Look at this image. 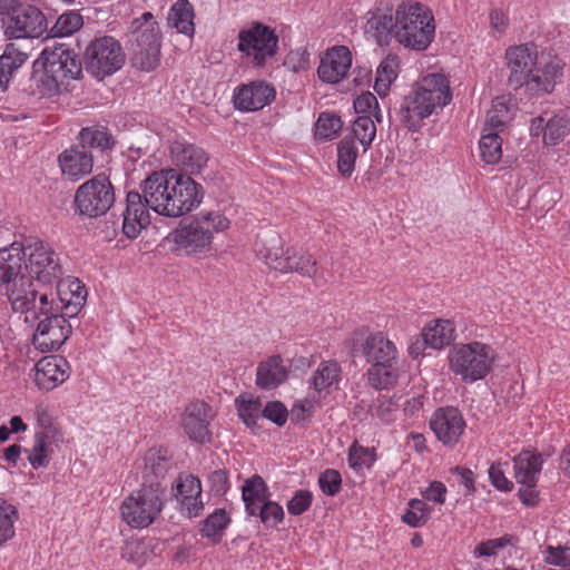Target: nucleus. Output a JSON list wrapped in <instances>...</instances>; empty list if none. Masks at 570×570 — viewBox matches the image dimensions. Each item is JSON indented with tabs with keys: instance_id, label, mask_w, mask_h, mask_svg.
<instances>
[{
	"instance_id": "nucleus-1",
	"label": "nucleus",
	"mask_w": 570,
	"mask_h": 570,
	"mask_svg": "<svg viewBox=\"0 0 570 570\" xmlns=\"http://www.w3.org/2000/svg\"><path fill=\"white\" fill-rule=\"evenodd\" d=\"M509 71L507 86L513 91L523 90L529 98H540L551 94L563 76L564 62L556 55L539 51L530 41L509 46L504 52Z\"/></svg>"
},
{
	"instance_id": "nucleus-2",
	"label": "nucleus",
	"mask_w": 570,
	"mask_h": 570,
	"mask_svg": "<svg viewBox=\"0 0 570 570\" xmlns=\"http://www.w3.org/2000/svg\"><path fill=\"white\" fill-rule=\"evenodd\" d=\"M140 189L155 213L170 218L190 213L204 198L203 186L175 169L154 171L140 183Z\"/></svg>"
},
{
	"instance_id": "nucleus-3",
	"label": "nucleus",
	"mask_w": 570,
	"mask_h": 570,
	"mask_svg": "<svg viewBox=\"0 0 570 570\" xmlns=\"http://www.w3.org/2000/svg\"><path fill=\"white\" fill-rule=\"evenodd\" d=\"M82 76V62L69 46H47L33 61L31 79L37 82L41 96H52L67 88L69 80Z\"/></svg>"
},
{
	"instance_id": "nucleus-4",
	"label": "nucleus",
	"mask_w": 570,
	"mask_h": 570,
	"mask_svg": "<svg viewBox=\"0 0 570 570\" xmlns=\"http://www.w3.org/2000/svg\"><path fill=\"white\" fill-rule=\"evenodd\" d=\"M229 227V220L219 212H202L183 218L164 239L177 256H206L213 248L215 233Z\"/></svg>"
},
{
	"instance_id": "nucleus-5",
	"label": "nucleus",
	"mask_w": 570,
	"mask_h": 570,
	"mask_svg": "<svg viewBox=\"0 0 570 570\" xmlns=\"http://www.w3.org/2000/svg\"><path fill=\"white\" fill-rule=\"evenodd\" d=\"M452 99L448 78L442 73H429L406 95L400 106L399 117L407 130L415 132L423 120L436 109H443Z\"/></svg>"
},
{
	"instance_id": "nucleus-6",
	"label": "nucleus",
	"mask_w": 570,
	"mask_h": 570,
	"mask_svg": "<svg viewBox=\"0 0 570 570\" xmlns=\"http://www.w3.org/2000/svg\"><path fill=\"white\" fill-rule=\"evenodd\" d=\"M26 255L22 243L13 242L8 247L0 248V286H6L12 309L18 313L36 309L39 294L33 278L21 274Z\"/></svg>"
},
{
	"instance_id": "nucleus-7",
	"label": "nucleus",
	"mask_w": 570,
	"mask_h": 570,
	"mask_svg": "<svg viewBox=\"0 0 570 570\" xmlns=\"http://www.w3.org/2000/svg\"><path fill=\"white\" fill-rule=\"evenodd\" d=\"M360 352L370 365L366 379L371 387L382 391L397 384L401 371L399 351L383 332L370 334L361 344Z\"/></svg>"
},
{
	"instance_id": "nucleus-8",
	"label": "nucleus",
	"mask_w": 570,
	"mask_h": 570,
	"mask_svg": "<svg viewBox=\"0 0 570 570\" xmlns=\"http://www.w3.org/2000/svg\"><path fill=\"white\" fill-rule=\"evenodd\" d=\"M432 10L417 1H402L396 7L395 38L405 48L424 51L434 40Z\"/></svg>"
},
{
	"instance_id": "nucleus-9",
	"label": "nucleus",
	"mask_w": 570,
	"mask_h": 570,
	"mask_svg": "<svg viewBox=\"0 0 570 570\" xmlns=\"http://www.w3.org/2000/svg\"><path fill=\"white\" fill-rule=\"evenodd\" d=\"M256 252L271 268L277 272H295L308 278H312L316 274L317 262L314 256L293 247L284 250L283 240L274 230L258 236Z\"/></svg>"
},
{
	"instance_id": "nucleus-10",
	"label": "nucleus",
	"mask_w": 570,
	"mask_h": 570,
	"mask_svg": "<svg viewBox=\"0 0 570 570\" xmlns=\"http://www.w3.org/2000/svg\"><path fill=\"white\" fill-rule=\"evenodd\" d=\"M166 489L160 482L141 483L120 504L121 519L134 529L150 525L164 509Z\"/></svg>"
},
{
	"instance_id": "nucleus-11",
	"label": "nucleus",
	"mask_w": 570,
	"mask_h": 570,
	"mask_svg": "<svg viewBox=\"0 0 570 570\" xmlns=\"http://www.w3.org/2000/svg\"><path fill=\"white\" fill-rule=\"evenodd\" d=\"M130 50L132 67L142 71H153L159 65L160 28L154 14L144 12L130 23Z\"/></svg>"
},
{
	"instance_id": "nucleus-12",
	"label": "nucleus",
	"mask_w": 570,
	"mask_h": 570,
	"mask_svg": "<svg viewBox=\"0 0 570 570\" xmlns=\"http://www.w3.org/2000/svg\"><path fill=\"white\" fill-rule=\"evenodd\" d=\"M491 346L482 342L455 345L449 352L450 371L464 383L483 380L492 368Z\"/></svg>"
},
{
	"instance_id": "nucleus-13",
	"label": "nucleus",
	"mask_w": 570,
	"mask_h": 570,
	"mask_svg": "<svg viewBox=\"0 0 570 570\" xmlns=\"http://www.w3.org/2000/svg\"><path fill=\"white\" fill-rule=\"evenodd\" d=\"M237 50L254 69H262L278 52L279 38L272 27L254 21L237 36Z\"/></svg>"
},
{
	"instance_id": "nucleus-14",
	"label": "nucleus",
	"mask_w": 570,
	"mask_h": 570,
	"mask_svg": "<svg viewBox=\"0 0 570 570\" xmlns=\"http://www.w3.org/2000/svg\"><path fill=\"white\" fill-rule=\"evenodd\" d=\"M121 43L111 36L92 39L82 52V68L98 80L114 75L125 63Z\"/></svg>"
},
{
	"instance_id": "nucleus-15",
	"label": "nucleus",
	"mask_w": 570,
	"mask_h": 570,
	"mask_svg": "<svg viewBox=\"0 0 570 570\" xmlns=\"http://www.w3.org/2000/svg\"><path fill=\"white\" fill-rule=\"evenodd\" d=\"M114 203L115 188L105 174H98L81 184L73 198L76 212L89 218L105 215Z\"/></svg>"
},
{
	"instance_id": "nucleus-16",
	"label": "nucleus",
	"mask_w": 570,
	"mask_h": 570,
	"mask_svg": "<svg viewBox=\"0 0 570 570\" xmlns=\"http://www.w3.org/2000/svg\"><path fill=\"white\" fill-rule=\"evenodd\" d=\"M29 249L26 269L38 284L53 285L62 275L63 269L59 255L47 244L36 242L27 247Z\"/></svg>"
},
{
	"instance_id": "nucleus-17",
	"label": "nucleus",
	"mask_w": 570,
	"mask_h": 570,
	"mask_svg": "<svg viewBox=\"0 0 570 570\" xmlns=\"http://www.w3.org/2000/svg\"><path fill=\"white\" fill-rule=\"evenodd\" d=\"M7 16L4 33L10 39L39 38L48 30L46 16L33 4L20 1Z\"/></svg>"
},
{
	"instance_id": "nucleus-18",
	"label": "nucleus",
	"mask_w": 570,
	"mask_h": 570,
	"mask_svg": "<svg viewBox=\"0 0 570 570\" xmlns=\"http://www.w3.org/2000/svg\"><path fill=\"white\" fill-rule=\"evenodd\" d=\"M429 426L444 446L454 448L460 442L466 424L458 407L441 406L432 413Z\"/></svg>"
},
{
	"instance_id": "nucleus-19",
	"label": "nucleus",
	"mask_w": 570,
	"mask_h": 570,
	"mask_svg": "<svg viewBox=\"0 0 570 570\" xmlns=\"http://www.w3.org/2000/svg\"><path fill=\"white\" fill-rule=\"evenodd\" d=\"M76 144L87 154H91L95 163L102 167L110 160L117 141L108 127L92 125L80 129Z\"/></svg>"
},
{
	"instance_id": "nucleus-20",
	"label": "nucleus",
	"mask_w": 570,
	"mask_h": 570,
	"mask_svg": "<svg viewBox=\"0 0 570 570\" xmlns=\"http://www.w3.org/2000/svg\"><path fill=\"white\" fill-rule=\"evenodd\" d=\"M72 333V326L63 315L43 317L39 321L32 344L42 353L58 351Z\"/></svg>"
},
{
	"instance_id": "nucleus-21",
	"label": "nucleus",
	"mask_w": 570,
	"mask_h": 570,
	"mask_svg": "<svg viewBox=\"0 0 570 570\" xmlns=\"http://www.w3.org/2000/svg\"><path fill=\"white\" fill-rule=\"evenodd\" d=\"M212 420V406L202 400L190 402L181 413L184 432L193 442L198 444L212 442V432L209 430Z\"/></svg>"
},
{
	"instance_id": "nucleus-22",
	"label": "nucleus",
	"mask_w": 570,
	"mask_h": 570,
	"mask_svg": "<svg viewBox=\"0 0 570 570\" xmlns=\"http://www.w3.org/2000/svg\"><path fill=\"white\" fill-rule=\"evenodd\" d=\"M276 98L275 87L265 80L242 83L233 91L234 107L239 111H257L271 105Z\"/></svg>"
},
{
	"instance_id": "nucleus-23",
	"label": "nucleus",
	"mask_w": 570,
	"mask_h": 570,
	"mask_svg": "<svg viewBox=\"0 0 570 570\" xmlns=\"http://www.w3.org/2000/svg\"><path fill=\"white\" fill-rule=\"evenodd\" d=\"M149 209H151V204H147L142 193L128 191L121 223V230L127 238H137L140 232L150 224Z\"/></svg>"
},
{
	"instance_id": "nucleus-24",
	"label": "nucleus",
	"mask_w": 570,
	"mask_h": 570,
	"mask_svg": "<svg viewBox=\"0 0 570 570\" xmlns=\"http://www.w3.org/2000/svg\"><path fill=\"white\" fill-rule=\"evenodd\" d=\"M393 6L386 2L371 9L365 23V35L375 40L379 46L390 43L393 32L396 31V14L393 17Z\"/></svg>"
},
{
	"instance_id": "nucleus-25",
	"label": "nucleus",
	"mask_w": 570,
	"mask_h": 570,
	"mask_svg": "<svg viewBox=\"0 0 570 570\" xmlns=\"http://www.w3.org/2000/svg\"><path fill=\"white\" fill-rule=\"evenodd\" d=\"M35 367V383L46 392L52 391L69 377L70 365L62 356H45Z\"/></svg>"
},
{
	"instance_id": "nucleus-26",
	"label": "nucleus",
	"mask_w": 570,
	"mask_h": 570,
	"mask_svg": "<svg viewBox=\"0 0 570 570\" xmlns=\"http://www.w3.org/2000/svg\"><path fill=\"white\" fill-rule=\"evenodd\" d=\"M95 164L92 155L80 149L77 144L71 145L58 156V165L62 176L72 183L89 176Z\"/></svg>"
},
{
	"instance_id": "nucleus-27",
	"label": "nucleus",
	"mask_w": 570,
	"mask_h": 570,
	"mask_svg": "<svg viewBox=\"0 0 570 570\" xmlns=\"http://www.w3.org/2000/svg\"><path fill=\"white\" fill-rule=\"evenodd\" d=\"M173 163L185 171L184 175L191 177L198 175L208 163L207 153L195 144L185 140H175L170 145Z\"/></svg>"
},
{
	"instance_id": "nucleus-28",
	"label": "nucleus",
	"mask_w": 570,
	"mask_h": 570,
	"mask_svg": "<svg viewBox=\"0 0 570 570\" xmlns=\"http://www.w3.org/2000/svg\"><path fill=\"white\" fill-rule=\"evenodd\" d=\"M352 65V53L345 46L333 47L321 59L317 68L320 80L326 83H337L347 73Z\"/></svg>"
},
{
	"instance_id": "nucleus-29",
	"label": "nucleus",
	"mask_w": 570,
	"mask_h": 570,
	"mask_svg": "<svg viewBox=\"0 0 570 570\" xmlns=\"http://www.w3.org/2000/svg\"><path fill=\"white\" fill-rule=\"evenodd\" d=\"M176 498L180 502V510L188 518H196L204 511L202 501L200 480L193 474H180L176 480Z\"/></svg>"
},
{
	"instance_id": "nucleus-30",
	"label": "nucleus",
	"mask_w": 570,
	"mask_h": 570,
	"mask_svg": "<svg viewBox=\"0 0 570 570\" xmlns=\"http://www.w3.org/2000/svg\"><path fill=\"white\" fill-rule=\"evenodd\" d=\"M288 377V368L284 365L279 354L272 355L262 361L256 368V385L262 390H274L285 383Z\"/></svg>"
},
{
	"instance_id": "nucleus-31",
	"label": "nucleus",
	"mask_w": 570,
	"mask_h": 570,
	"mask_svg": "<svg viewBox=\"0 0 570 570\" xmlns=\"http://www.w3.org/2000/svg\"><path fill=\"white\" fill-rule=\"evenodd\" d=\"M142 483L160 482L171 468V456L165 448H151L144 456Z\"/></svg>"
},
{
	"instance_id": "nucleus-32",
	"label": "nucleus",
	"mask_w": 570,
	"mask_h": 570,
	"mask_svg": "<svg viewBox=\"0 0 570 570\" xmlns=\"http://www.w3.org/2000/svg\"><path fill=\"white\" fill-rule=\"evenodd\" d=\"M271 498L269 489L259 474H253L242 485V500L247 515H254L256 508Z\"/></svg>"
},
{
	"instance_id": "nucleus-33",
	"label": "nucleus",
	"mask_w": 570,
	"mask_h": 570,
	"mask_svg": "<svg viewBox=\"0 0 570 570\" xmlns=\"http://www.w3.org/2000/svg\"><path fill=\"white\" fill-rule=\"evenodd\" d=\"M542 464L543 460L541 453H520L514 459V478L517 483H538Z\"/></svg>"
},
{
	"instance_id": "nucleus-34",
	"label": "nucleus",
	"mask_w": 570,
	"mask_h": 570,
	"mask_svg": "<svg viewBox=\"0 0 570 570\" xmlns=\"http://www.w3.org/2000/svg\"><path fill=\"white\" fill-rule=\"evenodd\" d=\"M232 522L229 513L223 508L215 509L199 524L202 538L207 539L213 544H218L224 537L225 530Z\"/></svg>"
},
{
	"instance_id": "nucleus-35",
	"label": "nucleus",
	"mask_w": 570,
	"mask_h": 570,
	"mask_svg": "<svg viewBox=\"0 0 570 570\" xmlns=\"http://www.w3.org/2000/svg\"><path fill=\"white\" fill-rule=\"evenodd\" d=\"M422 336L426 337L431 348L441 350L455 340V327L449 320H434L424 326Z\"/></svg>"
},
{
	"instance_id": "nucleus-36",
	"label": "nucleus",
	"mask_w": 570,
	"mask_h": 570,
	"mask_svg": "<svg viewBox=\"0 0 570 570\" xmlns=\"http://www.w3.org/2000/svg\"><path fill=\"white\" fill-rule=\"evenodd\" d=\"M168 20L178 32L187 37L194 36V8L188 0H178L171 7Z\"/></svg>"
},
{
	"instance_id": "nucleus-37",
	"label": "nucleus",
	"mask_w": 570,
	"mask_h": 570,
	"mask_svg": "<svg viewBox=\"0 0 570 570\" xmlns=\"http://www.w3.org/2000/svg\"><path fill=\"white\" fill-rule=\"evenodd\" d=\"M27 58V53L18 50L13 43L6 46L0 56V87H7L13 72L26 62Z\"/></svg>"
},
{
	"instance_id": "nucleus-38",
	"label": "nucleus",
	"mask_w": 570,
	"mask_h": 570,
	"mask_svg": "<svg viewBox=\"0 0 570 570\" xmlns=\"http://www.w3.org/2000/svg\"><path fill=\"white\" fill-rule=\"evenodd\" d=\"M341 366L336 361H323L314 372L311 385L315 391L322 392L337 384L341 380Z\"/></svg>"
},
{
	"instance_id": "nucleus-39",
	"label": "nucleus",
	"mask_w": 570,
	"mask_h": 570,
	"mask_svg": "<svg viewBox=\"0 0 570 570\" xmlns=\"http://www.w3.org/2000/svg\"><path fill=\"white\" fill-rule=\"evenodd\" d=\"M480 157L488 165H494L502 158V138L498 132L483 128L479 141Z\"/></svg>"
},
{
	"instance_id": "nucleus-40",
	"label": "nucleus",
	"mask_w": 570,
	"mask_h": 570,
	"mask_svg": "<svg viewBox=\"0 0 570 570\" xmlns=\"http://www.w3.org/2000/svg\"><path fill=\"white\" fill-rule=\"evenodd\" d=\"M357 158V146L353 137L345 136L337 145V169L347 178L354 171Z\"/></svg>"
},
{
	"instance_id": "nucleus-41",
	"label": "nucleus",
	"mask_w": 570,
	"mask_h": 570,
	"mask_svg": "<svg viewBox=\"0 0 570 570\" xmlns=\"http://www.w3.org/2000/svg\"><path fill=\"white\" fill-rule=\"evenodd\" d=\"M51 451L50 436L46 432H36L31 450L24 449L28 461L35 470L49 465V452Z\"/></svg>"
},
{
	"instance_id": "nucleus-42",
	"label": "nucleus",
	"mask_w": 570,
	"mask_h": 570,
	"mask_svg": "<svg viewBox=\"0 0 570 570\" xmlns=\"http://www.w3.org/2000/svg\"><path fill=\"white\" fill-rule=\"evenodd\" d=\"M235 407L239 419L248 429L253 430L257 426V419L263 410L259 397L253 399L245 394H240L235 399Z\"/></svg>"
},
{
	"instance_id": "nucleus-43",
	"label": "nucleus",
	"mask_w": 570,
	"mask_h": 570,
	"mask_svg": "<svg viewBox=\"0 0 570 570\" xmlns=\"http://www.w3.org/2000/svg\"><path fill=\"white\" fill-rule=\"evenodd\" d=\"M83 24L82 16L76 10H67L58 17L56 23L49 30L52 38L69 37L78 31Z\"/></svg>"
},
{
	"instance_id": "nucleus-44",
	"label": "nucleus",
	"mask_w": 570,
	"mask_h": 570,
	"mask_svg": "<svg viewBox=\"0 0 570 570\" xmlns=\"http://www.w3.org/2000/svg\"><path fill=\"white\" fill-rule=\"evenodd\" d=\"M431 512L432 508L428 507L423 500L411 499L401 520L411 528H421L430 520Z\"/></svg>"
},
{
	"instance_id": "nucleus-45",
	"label": "nucleus",
	"mask_w": 570,
	"mask_h": 570,
	"mask_svg": "<svg viewBox=\"0 0 570 570\" xmlns=\"http://www.w3.org/2000/svg\"><path fill=\"white\" fill-rule=\"evenodd\" d=\"M253 517L258 518L266 529H272L283 522L285 513L282 505L269 498L256 508Z\"/></svg>"
},
{
	"instance_id": "nucleus-46",
	"label": "nucleus",
	"mask_w": 570,
	"mask_h": 570,
	"mask_svg": "<svg viewBox=\"0 0 570 570\" xmlns=\"http://www.w3.org/2000/svg\"><path fill=\"white\" fill-rule=\"evenodd\" d=\"M19 519L17 508L7 501L0 502V547L14 537V522Z\"/></svg>"
},
{
	"instance_id": "nucleus-47",
	"label": "nucleus",
	"mask_w": 570,
	"mask_h": 570,
	"mask_svg": "<svg viewBox=\"0 0 570 570\" xmlns=\"http://www.w3.org/2000/svg\"><path fill=\"white\" fill-rule=\"evenodd\" d=\"M569 134V120L564 115H553L547 119L544 144L558 145Z\"/></svg>"
},
{
	"instance_id": "nucleus-48",
	"label": "nucleus",
	"mask_w": 570,
	"mask_h": 570,
	"mask_svg": "<svg viewBox=\"0 0 570 570\" xmlns=\"http://www.w3.org/2000/svg\"><path fill=\"white\" fill-rule=\"evenodd\" d=\"M352 132L353 135L351 137H353L354 140L357 139L363 146L364 151H366L376 135L374 120L368 115L358 116L353 122Z\"/></svg>"
},
{
	"instance_id": "nucleus-49",
	"label": "nucleus",
	"mask_w": 570,
	"mask_h": 570,
	"mask_svg": "<svg viewBox=\"0 0 570 570\" xmlns=\"http://www.w3.org/2000/svg\"><path fill=\"white\" fill-rule=\"evenodd\" d=\"M347 461L354 471H360L363 468L371 469L376 461L375 449L362 446L354 442L348 449Z\"/></svg>"
},
{
	"instance_id": "nucleus-50",
	"label": "nucleus",
	"mask_w": 570,
	"mask_h": 570,
	"mask_svg": "<svg viewBox=\"0 0 570 570\" xmlns=\"http://www.w3.org/2000/svg\"><path fill=\"white\" fill-rule=\"evenodd\" d=\"M343 127L340 116L331 112H321L316 121V134L322 139H333Z\"/></svg>"
},
{
	"instance_id": "nucleus-51",
	"label": "nucleus",
	"mask_w": 570,
	"mask_h": 570,
	"mask_svg": "<svg viewBox=\"0 0 570 570\" xmlns=\"http://www.w3.org/2000/svg\"><path fill=\"white\" fill-rule=\"evenodd\" d=\"M121 558L140 568L148 560V547L142 540L129 541L122 548Z\"/></svg>"
},
{
	"instance_id": "nucleus-52",
	"label": "nucleus",
	"mask_w": 570,
	"mask_h": 570,
	"mask_svg": "<svg viewBox=\"0 0 570 570\" xmlns=\"http://www.w3.org/2000/svg\"><path fill=\"white\" fill-rule=\"evenodd\" d=\"M509 119V106L503 98L497 97L492 101V108L488 112L485 127L489 130L502 128Z\"/></svg>"
},
{
	"instance_id": "nucleus-53",
	"label": "nucleus",
	"mask_w": 570,
	"mask_h": 570,
	"mask_svg": "<svg viewBox=\"0 0 570 570\" xmlns=\"http://www.w3.org/2000/svg\"><path fill=\"white\" fill-rule=\"evenodd\" d=\"M57 285V296L58 298H75L76 296H83V303H86L87 298V288L86 286L78 279L73 277H68L66 281H62V277L55 283Z\"/></svg>"
},
{
	"instance_id": "nucleus-54",
	"label": "nucleus",
	"mask_w": 570,
	"mask_h": 570,
	"mask_svg": "<svg viewBox=\"0 0 570 570\" xmlns=\"http://www.w3.org/2000/svg\"><path fill=\"white\" fill-rule=\"evenodd\" d=\"M321 491L327 497H335L342 490V475L335 469H326L318 475Z\"/></svg>"
},
{
	"instance_id": "nucleus-55",
	"label": "nucleus",
	"mask_w": 570,
	"mask_h": 570,
	"mask_svg": "<svg viewBox=\"0 0 570 570\" xmlns=\"http://www.w3.org/2000/svg\"><path fill=\"white\" fill-rule=\"evenodd\" d=\"M288 410L281 401H268L262 410V416L277 426H284L288 419Z\"/></svg>"
},
{
	"instance_id": "nucleus-56",
	"label": "nucleus",
	"mask_w": 570,
	"mask_h": 570,
	"mask_svg": "<svg viewBox=\"0 0 570 570\" xmlns=\"http://www.w3.org/2000/svg\"><path fill=\"white\" fill-rule=\"evenodd\" d=\"M313 503V493L309 490L301 489L287 502V511L291 515H301L306 512Z\"/></svg>"
},
{
	"instance_id": "nucleus-57",
	"label": "nucleus",
	"mask_w": 570,
	"mask_h": 570,
	"mask_svg": "<svg viewBox=\"0 0 570 570\" xmlns=\"http://www.w3.org/2000/svg\"><path fill=\"white\" fill-rule=\"evenodd\" d=\"M512 537L505 534L501 538L489 539L480 542L474 549L475 557H492L497 554L499 549H502L511 543Z\"/></svg>"
},
{
	"instance_id": "nucleus-58",
	"label": "nucleus",
	"mask_w": 570,
	"mask_h": 570,
	"mask_svg": "<svg viewBox=\"0 0 570 570\" xmlns=\"http://www.w3.org/2000/svg\"><path fill=\"white\" fill-rule=\"evenodd\" d=\"M546 561L549 564L570 568V546L547 547Z\"/></svg>"
},
{
	"instance_id": "nucleus-59",
	"label": "nucleus",
	"mask_w": 570,
	"mask_h": 570,
	"mask_svg": "<svg viewBox=\"0 0 570 570\" xmlns=\"http://www.w3.org/2000/svg\"><path fill=\"white\" fill-rule=\"evenodd\" d=\"M284 65L294 72L307 70L309 67V53L306 49L292 50L285 58Z\"/></svg>"
},
{
	"instance_id": "nucleus-60",
	"label": "nucleus",
	"mask_w": 570,
	"mask_h": 570,
	"mask_svg": "<svg viewBox=\"0 0 570 570\" xmlns=\"http://www.w3.org/2000/svg\"><path fill=\"white\" fill-rule=\"evenodd\" d=\"M489 479L491 484L501 492H510L513 489V482L510 481L502 469L501 463H492L489 468Z\"/></svg>"
},
{
	"instance_id": "nucleus-61",
	"label": "nucleus",
	"mask_w": 570,
	"mask_h": 570,
	"mask_svg": "<svg viewBox=\"0 0 570 570\" xmlns=\"http://www.w3.org/2000/svg\"><path fill=\"white\" fill-rule=\"evenodd\" d=\"M39 307L38 311L35 312V318H40L41 316L51 317L53 315L59 314V301L56 302L52 297V293H39Z\"/></svg>"
},
{
	"instance_id": "nucleus-62",
	"label": "nucleus",
	"mask_w": 570,
	"mask_h": 570,
	"mask_svg": "<svg viewBox=\"0 0 570 570\" xmlns=\"http://www.w3.org/2000/svg\"><path fill=\"white\" fill-rule=\"evenodd\" d=\"M538 483L519 484L518 497L525 507L534 508L540 502V492L537 489Z\"/></svg>"
},
{
	"instance_id": "nucleus-63",
	"label": "nucleus",
	"mask_w": 570,
	"mask_h": 570,
	"mask_svg": "<svg viewBox=\"0 0 570 570\" xmlns=\"http://www.w3.org/2000/svg\"><path fill=\"white\" fill-rule=\"evenodd\" d=\"M210 490L215 495H224L229 489V480L225 470L218 469L208 476Z\"/></svg>"
},
{
	"instance_id": "nucleus-64",
	"label": "nucleus",
	"mask_w": 570,
	"mask_h": 570,
	"mask_svg": "<svg viewBox=\"0 0 570 570\" xmlns=\"http://www.w3.org/2000/svg\"><path fill=\"white\" fill-rule=\"evenodd\" d=\"M83 296H76L75 298H60L59 299V314L63 315L66 320L72 318L83 307Z\"/></svg>"
}]
</instances>
